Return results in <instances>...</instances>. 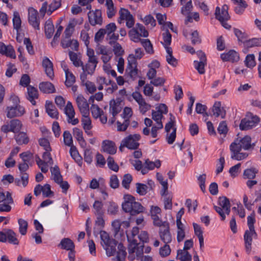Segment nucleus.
<instances>
[{"label":"nucleus","mask_w":261,"mask_h":261,"mask_svg":"<svg viewBox=\"0 0 261 261\" xmlns=\"http://www.w3.org/2000/svg\"><path fill=\"white\" fill-rule=\"evenodd\" d=\"M258 172V170L256 168L252 167L245 169L244 171L243 175L245 178L254 179Z\"/></svg>","instance_id":"7c9ffc66"},{"label":"nucleus","mask_w":261,"mask_h":261,"mask_svg":"<svg viewBox=\"0 0 261 261\" xmlns=\"http://www.w3.org/2000/svg\"><path fill=\"white\" fill-rule=\"evenodd\" d=\"M127 65L125 70V73L133 80H135L138 76L137 62L133 56L128 57Z\"/></svg>","instance_id":"423d86ee"},{"label":"nucleus","mask_w":261,"mask_h":261,"mask_svg":"<svg viewBox=\"0 0 261 261\" xmlns=\"http://www.w3.org/2000/svg\"><path fill=\"white\" fill-rule=\"evenodd\" d=\"M66 81L65 84L67 87H71L75 82V77L74 75L70 71L65 73Z\"/></svg>","instance_id":"49530a36"},{"label":"nucleus","mask_w":261,"mask_h":261,"mask_svg":"<svg viewBox=\"0 0 261 261\" xmlns=\"http://www.w3.org/2000/svg\"><path fill=\"white\" fill-rule=\"evenodd\" d=\"M207 107L205 105H203L200 103H196V111L198 114H203L204 117H207L208 114L206 112Z\"/></svg>","instance_id":"0e129e2a"},{"label":"nucleus","mask_w":261,"mask_h":261,"mask_svg":"<svg viewBox=\"0 0 261 261\" xmlns=\"http://www.w3.org/2000/svg\"><path fill=\"white\" fill-rule=\"evenodd\" d=\"M11 131L13 133H16L20 130L21 128L22 124L18 119H13L10 122Z\"/></svg>","instance_id":"4c0bfd02"},{"label":"nucleus","mask_w":261,"mask_h":261,"mask_svg":"<svg viewBox=\"0 0 261 261\" xmlns=\"http://www.w3.org/2000/svg\"><path fill=\"white\" fill-rule=\"evenodd\" d=\"M100 244L103 249L106 250L108 256H114L116 252V247L118 251L116 257L113 258L114 261H124L126 252L125 248L121 243L117 245V242L113 238L110 237L106 231H100Z\"/></svg>","instance_id":"f03ea898"},{"label":"nucleus","mask_w":261,"mask_h":261,"mask_svg":"<svg viewBox=\"0 0 261 261\" xmlns=\"http://www.w3.org/2000/svg\"><path fill=\"white\" fill-rule=\"evenodd\" d=\"M88 16L89 22L92 26L102 25V17L101 10L96 9L94 11H90L88 13Z\"/></svg>","instance_id":"1a4fd4ad"},{"label":"nucleus","mask_w":261,"mask_h":261,"mask_svg":"<svg viewBox=\"0 0 261 261\" xmlns=\"http://www.w3.org/2000/svg\"><path fill=\"white\" fill-rule=\"evenodd\" d=\"M217 130L220 134L226 135L228 130L226 121H223L221 122L218 126Z\"/></svg>","instance_id":"774afa93"},{"label":"nucleus","mask_w":261,"mask_h":261,"mask_svg":"<svg viewBox=\"0 0 261 261\" xmlns=\"http://www.w3.org/2000/svg\"><path fill=\"white\" fill-rule=\"evenodd\" d=\"M0 53L12 59L16 58L15 50L12 45H6L3 42H0Z\"/></svg>","instance_id":"dca6fc26"},{"label":"nucleus","mask_w":261,"mask_h":261,"mask_svg":"<svg viewBox=\"0 0 261 261\" xmlns=\"http://www.w3.org/2000/svg\"><path fill=\"white\" fill-rule=\"evenodd\" d=\"M119 14L120 15L118 20L119 23H121V20H126L132 15L127 9L124 8H121L119 11Z\"/></svg>","instance_id":"c03bdc74"},{"label":"nucleus","mask_w":261,"mask_h":261,"mask_svg":"<svg viewBox=\"0 0 261 261\" xmlns=\"http://www.w3.org/2000/svg\"><path fill=\"white\" fill-rule=\"evenodd\" d=\"M7 241L14 245H19V241L17 238V234L12 229H4L3 231H0V242L5 243Z\"/></svg>","instance_id":"39448f33"},{"label":"nucleus","mask_w":261,"mask_h":261,"mask_svg":"<svg viewBox=\"0 0 261 261\" xmlns=\"http://www.w3.org/2000/svg\"><path fill=\"white\" fill-rule=\"evenodd\" d=\"M260 119L256 115L248 112L245 117L242 119L239 125L240 129L242 130H246L252 128L259 122Z\"/></svg>","instance_id":"20e7f679"},{"label":"nucleus","mask_w":261,"mask_h":261,"mask_svg":"<svg viewBox=\"0 0 261 261\" xmlns=\"http://www.w3.org/2000/svg\"><path fill=\"white\" fill-rule=\"evenodd\" d=\"M136 186V191L140 195H145L148 191V187L143 184L137 183Z\"/></svg>","instance_id":"3c124183"},{"label":"nucleus","mask_w":261,"mask_h":261,"mask_svg":"<svg viewBox=\"0 0 261 261\" xmlns=\"http://www.w3.org/2000/svg\"><path fill=\"white\" fill-rule=\"evenodd\" d=\"M136 28L139 32V35L140 37H147L148 36V31L142 24L138 23H137L136 24Z\"/></svg>","instance_id":"338daca9"},{"label":"nucleus","mask_w":261,"mask_h":261,"mask_svg":"<svg viewBox=\"0 0 261 261\" xmlns=\"http://www.w3.org/2000/svg\"><path fill=\"white\" fill-rule=\"evenodd\" d=\"M133 179L132 176L129 174H126L123 176V178L122 181V186L126 189H128L129 188V184L132 182Z\"/></svg>","instance_id":"052dcab7"},{"label":"nucleus","mask_w":261,"mask_h":261,"mask_svg":"<svg viewBox=\"0 0 261 261\" xmlns=\"http://www.w3.org/2000/svg\"><path fill=\"white\" fill-rule=\"evenodd\" d=\"M19 231L21 235H25L27 232L28 223L25 220L20 218L18 220Z\"/></svg>","instance_id":"f704fd0d"},{"label":"nucleus","mask_w":261,"mask_h":261,"mask_svg":"<svg viewBox=\"0 0 261 261\" xmlns=\"http://www.w3.org/2000/svg\"><path fill=\"white\" fill-rule=\"evenodd\" d=\"M244 45L248 48L261 46V38H253L244 42Z\"/></svg>","instance_id":"e433bc0d"},{"label":"nucleus","mask_w":261,"mask_h":261,"mask_svg":"<svg viewBox=\"0 0 261 261\" xmlns=\"http://www.w3.org/2000/svg\"><path fill=\"white\" fill-rule=\"evenodd\" d=\"M3 202L8 203H12L13 202L11 194L9 192L7 191L4 193L0 191V203Z\"/></svg>","instance_id":"2f4dec72"},{"label":"nucleus","mask_w":261,"mask_h":261,"mask_svg":"<svg viewBox=\"0 0 261 261\" xmlns=\"http://www.w3.org/2000/svg\"><path fill=\"white\" fill-rule=\"evenodd\" d=\"M96 66L95 64L88 63L85 65H83V63L81 64L83 71H86L89 74H92L94 72Z\"/></svg>","instance_id":"09e8293b"},{"label":"nucleus","mask_w":261,"mask_h":261,"mask_svg":"<svg viewBox=\"0 0 261 261\" xmlns=\"http://www.w3.org/2000/svg\"><path fill=\"white\" fill-rule=\"evenodd\" d=\"M40 90L44 93H52L55 92L53 84L49 82H42L39 84Z\"/></svg>","instance_id":"a878e982"},{"label":"nucleus","mask_w":261,"mask_h":261,"mask_svg":"<svg viewBox=\"0 0 261 261\" xmlns=\"http://www.w3.org/2000/svg\"><path fill=\"white\" fill-rule=\"evenodd\" d=\"M206 61H194L195 68L197 70L199 74H204L205 72L204 66Z\"/></svg>","instance_id":"6e6d98bb"},{"label":"nucleus","mask_w":261,"mask_h":261,"mask_svg":"<svg viewBox=\"0 0 261 261\" xmlns=\"http://www.w3.org/2000/svg\"><path fill=\"white\" fill-rule=\"evenodd\" d=\"M128 241L130 242L128 246V252L129 253H133L136 251V256L137 259L142 256L143 254V247L144 245H141L139 246V244L137 243V241L136 239H133L131 240L130 238L127 235Z\"/></svg>","instance_id":"9d476101"},{"label":"nucleus","mask_w":261,"mask_h":261,"mask_svg":"<svg viewBox=\"0 0 261 261\" xmlns=\"http://www.w3.org/2000/svg\"><path fill=\"white\" fill-rule=\"evenodd\" d=\"M42 66L44 68L47 76L50 79H53L54 77L53 64L48 58L45 57L43 58L42 60Z\"/></svg>","instance_id":"f3484780"},{"label":"nucleus","mask_w":261,"mask_h":261,"mask_svg":"<svg viewBox=\"0 0 261 261\" xmlns=\"http://www.w3.org/2000/svg\"><path fill=\"white\" fill-rule=\"evenodd\" d=\"M222 111L223 109L221 108V102L220 101L215 102L212 108L213 115L216 117L221 116L222 118H224L225 113H223Z\"/></svg>","instance_id":"cd10ccee"},{"label":"nucleus","mask_w":261,"mask_h":261,"mask_svg":"<svg viewBox=\"0 0 261 261\" xmlns=\"http://www.w3.org/2000/svg\"><path fill=\"white\" fill-rule=\"evenodd\" d=\"M233 32L236 36L238 38V41L244 43V42L246 41L248 38L247 34L245 32H243L242 31L237 28H233Z\"/></svg>","instance_id":"79ce46f5"},{"label":"nucleus","mask_w":261,"mask_h":261,"mask_svg":"<svg viewBox=\"0 0 261 261\" xmlns=\"http://www.w3.org/2000/svg\"><path fill=\"white\" fill-rule=\"evenodd\" d=\"M221 58L224 61L237 62L239 60L238 54L234 50H230L226 54H222Z\"/></svg>","instance_id":"4be33fe9"},{"label":"nucleus","mask_w":261,"mask_h":261,"mask_svg":"<svg viewBox=\"0 0 261 261\" xmlns=\"http://www.w3.org/2000/svg\"><path fill=\"white\" fill-rule=\"evenodd\" d=\"M121 109L119 99H113L110 101V112L113 116H116L121 111Z\"/></svg>","instance_id":"5701e85b"},{"label":"nucleus","mask_w":261,"mask_h":261,"mask_svg":"<svg viewBox=\"0 0 261 261\" xmlns=\"http://www.w3.org/2000/svg\"><path fill=\"white\" fill-rule=\"evenodd\" d=\"M28 21L30 25L34 29L39 30V17L38 11L33 8H30L28 9Z\"/></svg>","instance_id":"f8f14e48"},{"label":"nucleus","mask_w":261,"mask_h":261,"mask_svg":"<svg viewBox=\"0 0 261 261\" xmlns=\"http://www.w3.org/2000/svg\"><path fill=\"white\" fill-rule=\"evenodd\" d=\"M255 143H252V139L248 135L243 138H238L230 145L231 159L241 161L246 159L249 153L254 148Z\"/></svg>","instance_id":"f257e3e1"},{"label":"nucleus","mask_w":261,"mask_h":261,"mask_svg":"<svg viewBox=\"0 0 261 261\" xmlns=\"http://www.w3.org/2000/svg\"><path fill=\"white\" fill-rule=\"evenodd\" d=\"M64 113L67 118H69L70 119L71 117H74L75 113L72 103L69 101L67 102L66 107L64 108Z\"/></svg>","instance_id":"c9c22d12"},{"label":"nucleus","mask_w":261,"mask_h":261,"mask_svg":"<svg viewBox=\"0 0 261 261\" xmlns=\"http://www.w3.org/2000/svg\"><path fill=\"white\" fill-rule=\"evenodd\" d=\"M88 115H82V123L86 133H87V130H90L92 128L91 120Z\"/></svg>","instance_id":"473e14b6"},{"label":"nucleus","mask_w":261,"mask_h":261,"mask_svg":"<svg viewBox=\"0 0 261 261\" xmlns=\"http://www.w3.org/2000/svg\"><path fill=\"white\" fill-rule=\"evenodd\" d=\"M124 202L122 204L123 210L131 216H136L143 213L145 208L142 204L136 201V198L130 195L124 196Z\"/></svg>","instance_id":"7ed1b4c3"},{"label":"nucleus","mask_w":261,"mask_h":261,"mask_svg":"<svg viewBox=\"0 0 261 261\" xmlns=\"http://www.w3.org/2000/svg\"><path fill=\"white\" fill-rule=\"evenodd\" d=\"M50 171L54 176V180L56 182H59L62 179V177L60 174V170L57 166L50 168Z\"/></svg>","instance_id":"37998d69"},{"label":"nucleus","mask_w":261,"mask_h":261,"mask_svg":"<svg viewBox=\"0 0 261 261\" xmlns=\"http://www.w3.org/2000/svg\"><path fill=\"white\" fill-rule=\"evenodd\" d=\"M12 21L14 29L16 30L18 32L21 25V20L19 16V14L18 12L15 11L13 13V18Z\"/></svg>","instance_id":"ea45409f"},{"label":"nucleus","mask_w":261,"mask_h":261,"mask_svg":"<svg viewBox=\"0 0 261 261\" xmlns=\"http://www.w3.org/2000/svg\"><path fill=\"white\" fill-rule=\"evenodd\" d=\"M159 233L160 239L165 243L169 244L172 241V235L170 231L169 223L164 221L163 225L159 228Z\"/></svg>","instance_id":"0eeeda50"},{"label":"nucleus","mask_w":261,"mask_h":261,"mask_svg":"<svg viewBox=\"0 0 261 261\" xmlns=\"http://www.w3.org/2000/svg\"><path fill=\"white\" fill-rule=\"evenodd\" d=\"M91 111L93 117L95 118H98L103 113L102 110L97 105L94 104H92L91 107Z\"/></svg>","instance_id":"bf43d9fd"},{"label":"nucleus","mask_w":261,"mask_h":261,"mask_svg":"<svg viewBox=\"0 0 261 261\" xmlns=\"http://www.w3.org/2000/svg\"><path fill=\"white\" fill-rule=\"evenodd\" d=\"M102 148L104 152L109 154H114L116 152V147L115 143L109 140H105L102 143Z\"/></svg>","instance_id":"412c9836"},{"label":"nucleus","mask_w":261,"mask_h":261,"mask_svg":"<svg viewBox=\"0 0 261 261\" xmlns=\"http://www.w3.org/2000/svg\"><path fill=\"white\" fill-rule=\"evenodd\" d=\"M132 96L139 105V110L142 114H144L150 109L151 106L146 102L142 95L139 92H134L132 94Z\"/></svg>","instance_id":"9b49d317"},{"label":"nucleus","mask_w":261,"mask_h":261,"mask_svg":"<svg viewBox=\"0 0 261 261\" xmlns=\"http://www.w3.org/2000/svg\"><path fill=\"white\" fill-rule=\"evenodd\" d=\"M27 98L29 100L33 105H36V99L38 98V92L36 88L31 86H29L27 88Z\"/></svg>","instance_id":"aec40b11"},{"label":"nucleus","mask_w":261,"mask_h":261,"mask_svg":"<svg viewBox=\"0 0 261 261\" xmlns=\"http://www.w3.org/2000/svg\"><path fill=\"white\" fill-rule=\"evenodd\" d=\"M61 5V0H53V2L49 5V8L47 11V13L49 15L51 14V13L58 9Z\"/></svg>","instance_id":"864d4df0"},{"label":"nucleus","mask_w":261,"mask_h":261,"mask_svg":"<svg viewBox=\"0 0 261 261\" xmlns=\"http://www.w3.org/2000/svg\"><path fill=\"white\" fill-rule=\"evenodd\" d=\"M69 56L70 60L75 67L81 66V64H83V62L78 58L77 55L75 53L70 51L69 52Z\"/></svg>","instance_id":"a18cd8bd"},{"label":"nucleus","mask_w":261,"mask_h":261,"mask_svg":"<svg viewBox=\"0 0 261 261\" xmlns=\"http://www.w3.org/2000/svg\"><path fill=\"white\" fill-rule=\"evenodd\" d=\"M106 5L107 8V15L109 18L114 16L116 13V10L114 8V4L112 0H106Z\"/></svg>","instance_id":"72a5a7b5"},{"label":"nucleus","mask_w":261,"mask_h":261,"mask_svg":"<svg viewBox=\"0 0 261 261\" xmlns=\"http://www.w3.org/2000/svg\"><path fill=\"white\" fill-rule=\"evenodd\" d=\"M73 135L79 142L80 146L82 148H86L87 144L83 138V132L82 130L77 127L73 128Z\"/></svg>","instance_id":"393cba45"},{"label":"nucleus","mask_w":261,"mask_h":261,"mask_svg":"<svg viewBox=\"0 0 261 261\" xmlns=\"http://www.w3.org/2000/svg\"><path fill=\"white\" fill-rule=\"evenodd\" d=\"M143 21L146 25L150 24L152 28H153L156 25V21L153 17L151 15H148L145 16Z\"/></svg>","instance_id":"69168bd1"},{"label":"nucleus","mask_w":261,"mask_h":261,"mask_svg":"<svg viewBox=\"0 0 261 261\" xmlns=\"http://www.w3.org/2000/svg\"><path fill=\"white\" fill-rule=\"evenodd\" d=\"M76 102L77 107L82 115L89 114V104L83 95H78L76 97Z\"/></svg>","instance_id":"ddd939ff"},{"label":"nucleus","mask_w":261,"mask_h":261,"mask_svg":"<svg viewBox=\"0 0 261 261\" xmlns=\"http://www.w3.org/2000/svg\"><path fill=\"white\" fill-rule=\"evenodd\" d=\"M70 153L72 158L78 163L79 165H81L82 162L79 152L76 148L74 146H71L70 149Z\"/></svg>","instance_id":"8fccbe9b"},{"label":"nucleus","mask_w":261,"mask_h":261,"mask_svg":"<svg viewBox=\"0 0 261 261\" xmlns=\"http://www.w3.org/2000/svg\"><path fill=\"white\" fill-rule=\"evenodd\" d=\"M45 109L48 115L53 118L58 119L59 113L53 103L49 101H46Z\"/></svg>","instance_id":"b1692460"},{"label":"nucleus","mask_w":261,"mask_h":261,"mask_svg":"<svg viewBox=\"0 0 261 261\" xmlns=\"http://www.w3.org/2000/svg\"><path fill=\"white\" fill-rule=\"evenodd\" d=\"M139 134L130 135L123 140V145L129 149H136L139 146L138 141L140 139Z\"/></svg>","instance_id":"6e6552de"},{"label":"nucleus","mask_w":261,"mask_h":261,"mask_svg":"<svg viewBox=\"0 0 261 261\" xmlns=\"http://www.w3.org/2000/svg\"><path fill=\"white\" fill-rule=\"evenodd\" d=\"M255 222V213L254 212L247 217V224L249 229L252 231L253 233H255V229L254 227V223Z\"/></svg>","instance_id":"13d9d810"},{"label":"nucleus","mask_w":261,"mask_h":261,"mask_svg":"<svg viewBox=\"0 0 261 261\" xmlns=\"http://www.w3.org/2000/svg\"><path fill=\"white\" fill-rule=\"evenodd\" d=\"M45 33L46 37L50 38L54 32V26L50 21H47L45 24Z\"/></svg>","instance_id":"a19ab883"},{"label":"nucleus","mask_w":261,"mask_h":261,"mask_svg":"<svg viewBox=\"0 0 261 261\" xmlns=\"http://www.w3.org/2000/svg\"><path fill=\"white\" fill-rule=\"evenodd\" d=\"M142 46L144 47L146 51L149 54H152L154 53L153 46L150 40L148 39L140 40Z\"/></svg>","instance_id":"58836bf2"},{"label":"nucleus","mask_w":261,"mask_h":261,"mask_svg":"<svg viewBox=\"0 0 261 261\" xmlns=\"http://www.w3.org/2000/svg\"><path fill=\"white\" fill-rule=\"evenodd\" d=\"M93 207L96 215H103L104 212L102 210L103 204L101 201L96 200L93 205Z\"/></svg>","instance_id":"4d7b16f0"},{"label":"nucleus","mask_w":261,"mask_h":261,"mask_svg":"<svg viewBox=\"0 0 261 261\" xmlns=\"http://www.w3.org/2000/svg\"><path fill=\"white\" fill-rule=\"evenodd\" d=\"M61 248L67 250H71L74 249V244L73 242L69 238H64L60 243Z\"/></svg>","instance_id":"c85d7f7f"},{"label":"nucleus","mask_w":261,"mask_h":261,"mask_svg":"<svg viewBox=\"0 0 261 261\" xmlns=\"http://www.w3.org/2000/svg\"><path fill=\"white\" fill-rule=\"evenodd\" d=\"M228 7L226 5L223 6L221 11L219 7H217L215 11V16L216 19L219 21L228 20L230 16L228 13Z\"/></svg>","instance_id":"4468645a"},{"label":"nucleus","mask_w":261,"mask_h":261,"mask_svg":"<svg viewBox=\"0 0 261 261\" xmlns=\"http://www.w3.org/2000/svg\"><path fill=\"white\" fill-rule=\"evenodd\" d=\"M109 168L114 171L117 172L119 170L118 165L115 162L113 158L109 156L107 159Z\"/></svg>","instance_id":"e2e57ef3"},{"label":"nucleus","mask_w":261,"mask_h":261,"mask_svg":"<svg viewBox=\"0 0 261 261\" xmlns=\"http://www.w3.org/2000/svg\"><path fill=\"white\" fill-rule=\"evenodd\" d=\"M245 64L248 68H252L255 66L256 63L255 61V57L253 54L248 55L245 60Z\"/></svg>","instance_id":"603ef678"},{"label":"nucleus","mask_w":261,"mask_h":261,"mask_svg":"<svg viewBox=\"0 0 261 261\" xmlns=\"http://www.w3.org/2000/svg\"><path fill=\"white\" fill-rule=\"evenodd\" d=\"M16 142L19 145L27 144L29 141V138L26 133L20 132L15 136Z\"/></svg>","instance_id":"c756f323"},{"label":"nucleus","mask_w":261,"mask_h":261,"mask_svg":"<svg viewBox=\"0 0 261 261\" xmlns=\"http://www.w3.org/2000/svg\"><path fill=\"white\" fill-rule=\"evenodd\" d=\"M171 249L168 244H165L164 246L160 249L159 253L162 257H166L170 254Z\"/></svg>","instance_id":"680f3d73"},{"label":"nucleus","mask_w":261,"mask_h":261,"mask_svg":"<svg viewBox=\"0 0 261 261\" xmlns=\"http://www.w3.org/2000/svg\"><path fill=\"white\" fill-rule=\"evenodd\" d=\"M7 116L8 118H12L15 117H18L22 115L24 113V109L20 106L8 107L7 108Z\"/></svg>","instance_id":"2eb2a0df"},{"label":"nucleus","mask_w":261,"mask_h":261,"mask_svg":"<svg viewBox=\"0 0 261 261\" xmlns=\"http://www.w3.org/2000/svg\"><path fill=\"white\" fill-rule=\"evenodd\" d=\"M257 236L256 232L255 233H253L250 230H247L245 232L244 239L245 244V248L246 251L249 253L251 250V244L252 242V237Z\"/></svg>","instance_id":"6ab92c4d"},{"label":"nucleus","mask_w":261,"mask_h":261,"mask_svg":"<svg viewBox=\"0 0 261 261\" xmlns=\"http://www.w3.org/2000/svg\"><path fill=\"white\" fill-rule=\"evenodd\" d=\"M28 163L23 162L19 164L18 168L21 172L22 186L25 187L28 184L29 175L25 173L29 169Z\"/></svg>","instance_id":"a211bd4d"},{"label":"nucleus","mask_w":261,"mask_h":261,"mask_svg":"<svg viewBox=\"0 0 261 261\" xmlns=\"http://www.w3.org/2000/svg\"><path fill=\"white\" fill-rule=\"evenodd\" d=\"M139 32L137 30V29L135 28H133L131 29L128 32V35L130 37L132 40L135 42H140V40H142V39H140L139 38L140 35H139Z\"/></svg>","instance_id":"de8ad7c7"},{"label":"nucleus","mask_w":261,"mask_h":261,"mask_svg":"<svg viewBox=\"0 0 261 261\" xmlns=\"http://www.w3.org/2000/svg\"><path fill=\"white\" fill-rule=\"evenodd\" d=\"M63 139L64 144L68 146H73L72 137L70 133L68 130H65L63 133Z\"/></svg>","instance_id":"5fc2aeb1"},{"label":"nucleus","mask_w":261,"mask_h":261,"mask_svg":"<svg viewBox=\"0 0 261 261\" xmlns=\"http://www.w3.org/2000/svg\"><path fill=\"white\" fill-rule=\"evenodd\" d=\"M176 258L180 261H191L192 256L188 251L179 249L177 251Z\"/></svg>","instance_id":"bb28decb"}]
</instances>
